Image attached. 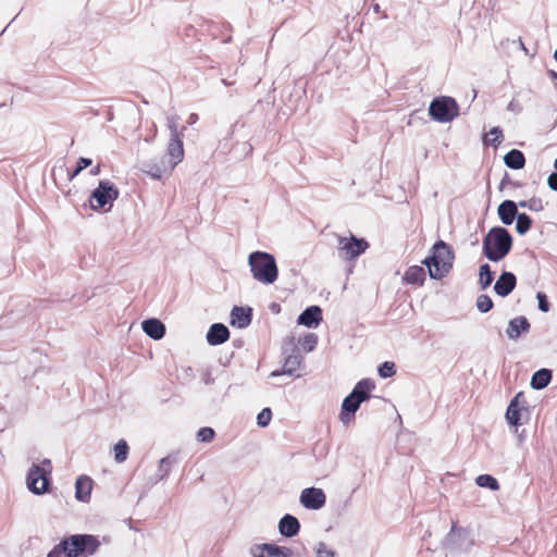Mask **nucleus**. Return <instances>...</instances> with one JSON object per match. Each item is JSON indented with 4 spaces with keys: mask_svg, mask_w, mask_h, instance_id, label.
<instances>
[{
    "mask_svg": "<svg viewBox=\"0 0 557 557\" xmlns=\"http://www.w3.org/2000/svg\"><path fill=\"white\" fill-rule=\"evenodd\" d=\"M513 238L504 226H494L482 240V253L492 262L503 260L511 250Z\"/></svg>",
    "mask_w": 557,
    "mask_h": 557,
    "instance_id": "1",
    "label": "nucleus"
},
{
    "mask_svg": "<svg viewBox=\"0 0 557 557\" xmlns=\"http://www.w3.org/2000/svg\"><path fill=\"white\" fill-rule=\"evenodd\" d=\"M454 259L453 248L444 240H437L431 249V255L422 261V264L428 268L432 280H442L453 269Z\"/></svg>",
    "mask_w": 557,
    "mask_h": 557,
    "instance_id": "2",
    "label": "nucleus"
},
{
    "mask_svg": "<svg viewBox=\"0 0 557 557\" xmlns=\"http://www.w3.org/2000/svg\"><path fill=\"white\" fill-rule=\"evenodd\" d=\"M252 277L265 285L273 284L278 276L275 257L265 251H253L248 256Z\"/></svg>",
    "mask_w": 557,
    "mask_h": 557,
    "instance_id": "3",
    "label": "nucleus"
},
{
    "mask_svg": "<svg viewBox=\"0 0 557 557\" xmlns=\"http://www.w3.org/2000/svg\"><path fill=\"white\" fill-rule=\"evenodd\" d=\"M51 461L44 459L40 465L33 463L26 476L27 488L35 495L49 492L51 484Z\"/></svg>",
    "mask_w": 557,
    "mask_h": 557,
    "instance_id": "4",
    "label": "nucleus"
},
{
    "mask_svg": "<svg viewBox=\"0 0 557 557\" xmlns=\"http://www.w3.org/2000/svg\"><path fill=\"white\" fill-rule=\"evenodd\" d=\"M62 542H65L67 557L92 556L101 545L98 536L92 534H73L63 537Z\"/></svg>",
    "mask_w": 557,
    "mask_h": 557,
    "instance_id": "5",
    "label": "nucleus"
},
{
    "mask_svg": "<svg viewBox=\"0 0 557 557\" xmlns=\"http://www.w3.org/2000/svg\"><path fill=\"white\" fill-rule=\"evenodd\" d=\"M120 191L110 181H100L89 196V203L92 210H103L108 212L113 206V201L119 198Z\"/></svg>",
    "mask_w": 557,
    "mask_h": 557,
    "instance_id": "6",
    "label": "nucleus"
},
{
    "mask_svg": "<svg viewBox=\"0 0 557 557\" xmlns=\"http://www.w3.org/2000/svg\"><path fill=\"white\" fill-rule=\"evenodd\" d=\"M283 354L286 355L284 366L281 370H274L271 372V377L281 376L287 374L289 376H300L296 374V371L300 368L304 357L300 354L298 346L295 344V338L288 337L282 347Z\"/></svg>",
    "mask_w": 557,
    "mask_h": 557,
    "instance_id": "7",
    "label": "nucleus"
},
{
    "mask_svg": "<svg viewBox=\"0 0 557 557\" xmlns=\"http://www.w3.org/2000/svg\"><path fill=\"white\" fill-rule=\"evenodd\" d=\"M430 116L440 123L451 122L459 114V106L453 97L434 98L429 107Z\"/></svg>",
    "mask_w": 557,
    "mask_h": 557,
    "instance_id": "8",
    "label": "nucleus"
},
{
    "mask_svg": "<svg viewBox=\"0 0 557 557\" xmlns=\"http://www.w3.org/2000/svg\"><path fill=\"white\" fill-rule=\"evenodd\" d=\"M369 248V243L362 237L350 235L349 237L338 236V256L346 261L356 260Z\"/></svg>",
    "mask_w": 557,
    "mask_h": 557,
    "instance_id": "9",
    "label": "nucleus"
},
{
    "mask_svg": "<svg viewBox=\"0 0 557 557\" xmlns=\"http://www.w3.org/2000/svg\"><path fill=\"white\" fill-rule=\"evenodd\" d=\"M474 544L471 536V531L465 528H458L456 522H453L449 533L445 537V547L450 552L469 550Z\"/></svg>",
    "mask_w": 557,
    "mask_h": 557,
    "instance_id": "10",
    "label": "nucleus"
},
{
    "mask_svg": "<svg viewBox=\"0 0 557 557\" xmlns=\"http://www.w3.org/2000/svg\"><path fill=\"white\" fill-rule=\"evenodd\" d=\"M253 557H292L293 550L286 546L274 543L253 544L250 547Z\"/></svg>",
    "mask_w": 557,
    "mask_h": 557,
    "instance_id": "11",
    "label": "nucleus"
},
{
    "mask_svg": "<svg viewBox=\"0 0 557 557\" xmlns=\"http://www.w3.org/2000/svg\"><path fill=\"white\" fill-rule=\"evenodd\" d=\"M299 502L307 509L319 510L325 505L326 495L321 488L307 487L302 490Z\"/></svg>",
    "mask_w": 557,
    "mask_h": 557,
    "instance_id": "12",
    "label": "nucleus"
},
{
    "mask_svg": "<svg viewBox=\"0 0 557 557\" xmlns=\"http://www.w3.org/2000/svg\"><path fill=\"white\" fill-rule=\"evenodd\" d=\"M528 409L527 400L523 392H519L516 396L510 400L507 410H506V419L509 425L518 426L521 424V410Z\"/></svg>",
    "mask_w": 557,
    "mask_h": 557,
    "instance_id": "13",
    "label": "nucleus"
},
{
    "mask_svg": "<svg viewBox=\"0 0 557 557\" xmlns=\"http://www.w3.org/2000/svg\"><path fill=\"white\" fill-rule=\"evenodd\" d=\"M322 309L319 306L312 305L307 307L298 315L297 323L309 329H314L322 322Z\"/></svg>",
    "mask_w": 557,
    "mask_h": 557,
    "instance_id": "14",
    "label": "nucleus"
},
{
    "mask_svg": "<svg viewBox=\"0 0 557 557\" xmlns=\"http://www.w3.org/2000/svg\"><path fill=\"white\" fill-rule=\"evenodd\" d=\"M517 285V277L512 272L503 271L495 282L494 290L500 297H507Z\"/></svg>",
    "mask_w": 557,
    "mask_h": 557,
    "instance_id": "15",
    "label": "nucleus"
},
{
    "mask_svg": "<svg viewBox=\"0 0 557 557\" xmlns=\"http://www.w3.org/2000/svg\"><path fill=\"white\" fill-rule=\"evenodd\" d=\"M230 317L231 325L238 329H246L252 321V309L250 307L234 306Z\"/></svg>",
    "mask_w": 557,
    "mask_h": 557,
    "instance_id": "16",
    "label": "nucleus"
},
{
    "mask_svg": "<svg viewBox=\"0 0 557 557\" xmlns=\"http://www.w3.org/2000/svg\"><path fill=\"white\" fill-rule=\"evenodd\" d=\"M531 329L529 320L524 315L516 317L508 322L506 334L509 339L517 341L522 334Z\"/></svg>",
    "mask_w": 557,
    "mask_h": 557,
    "instance_id": "17",
    "label": "nucleus"
},
{
    "mask_svg": "<svg viewBox=\"0 0 557 557\" xmlns=\"http://www.w3.org/2000/svg\"><path fill=\"white\" fill-rule=\"evenodd\" d=\"M521 212L518 211V203L513 200H504L497 208V214L504 225H511Z\"/></svg>",
    "mask_w": 557,
    "mask_h": 557,
    "instance_id": "18",
    "label": "nucleus"
},
{
    "mask_svg": "<svg viewBox=\"0 0 557 557\" xmlns=\"http://www.w3.org/2000/svg\"><path fill=\"white\" fill-rule=\"evenodd\" d=\"M207 342L211 346H218L230 338V330L223 323H213L207 332Z\"/></svg>",
    "mask_w": 557,
    "mask_h": 557,
    "instance_id": "19",
    "label": "nucleus"
},
{
    "mask_svg": "<svg viewBox=\"0 0 557 557\" xmlns=\"http://www.w3.org/2000/svg\"><path fill=\"white\" fill-rule=\"evenodd\" d=\"M300 531V522L299 520L290 515H284L278 521V532L284 537H294Z\"/></svg>",
    "mask_w": 557,
    "mask_h": 557,
    "instance_id": "20",
    "label": "nucleus"
},
{
    "mask_svg": "<svg viewBox=\"0 0 557 557\" xmlns=\"http://www.w3.org/2000/svg\"><path fill=\"white\" fill-rule=\"evenodd\" d=\"M141 327L145 334L154 341L163 338L166 331L164 323L156 318L143 321Z\"/></svg>",
    "mask_w": 557,
    "mask_h": 557,
    "instance_id": "21",
    "label": "nucleus"
},
{
    "mask_svg": "<svg viewBox=\"0 0 557 557\" xmlns=\"http://www.w3.org/2000/svg\"><path fill=\"white\" fill-rule=\"evenodd\" d=\"M375 388V382L372 379H362L354 386L349 393L354 398L361 404L371 398V392Z\"/></svg>",
    "mask_w": 557,
    "mask_h": 557,
    "instance_id": "22",
    "label": "nucleus"
},
{
    "mask_svg": "<svg viewBox=\"0 0 557 557\" xmlns=\"http://www.w3.org/2000/svg\"><path fill=\"white\" fill-rule=\"evenodd\" d=\"M361 403L354 398L350 394H348L343 403L339 413V419L344 424H347L355 418L357 410L359 409Z\"/></svg>",
    "mask_w": 557,
    "mask_h": 557,
    "instance_id": "23",
    "label": "nucleus"
},
{
    "mask_svg": "<svg viewBox=\"0 0 557 557\" xmlns=\"http://www.w3.org/2000/svg\"><path fill=\"white\" fill-rule=\"evenodd\" d=\"M183 138L170 137L169 139L166 151L170 157L171 169H174L184 158Z\"/></svg>",
    "mask_w": 557,
    "mask_h": 557,
    "instance_id": "24",
    "label": "nucleus"
},
{
    "mask_svg": "<svg viewBox=\"0 0 557 557\" xmlns=\"http://www.w3.org/2000/svg\"><path fill=\"white\" fill-rule=\"evenodd\" d=\"M92 488V480L87 475H79L75 482V498L79 502H88Z\"/></svg>",
    "mask_w": 557,
    "mask_h": 557,
    "instance_id": "25",
    "label": "nucleus"
},
{
    "mask_svg": "<svg viewBox=\"0 0 557 557\" xmlns=\"http://www.w3.org/2000/svg\"><path fill=\"white\" fill-rule=\"evenodd\" d=\"M553 379V371L550 369L542 368L532 374L530 386L535 391H541L547 387Z\"/></svg>",
    "mask_w": 557,
    "mask_h": 557,
    "instance_id": "26",
    "label": "nucleus"
},
{
    "mask_svg": "<svg viewBox=\"0 0 557 557\" xmlns=\"http://www.w3.org/2000/svg\"><path fill=\"white\" fill-rule=\"evenodd\" d=\"M504 163L511 170H521L525 165V157L519 149H511L504 156Z\"/></svg>",
    "mask_w": 557,
    "mask_h": 557,
    "instance_id": "27",
    "label": "nucleus"
},
{
    "mask_svg": "<svg viewBox=\"0 0 557 557\" xmlns=\"http://www.w3.org/2000/svg\"><path fill=\"white\" fill-rule=\"evenodd\" d=\"M407 284L422 286L425 281V270L421 265H412L407 269L404 275Z\"/></svg>",
    "mask_w": 557,
    "mask_h": 557,
    "instance_id": "28",
    "label": "nucleus"
},
{
    "mask_svg": "<svg viewBox=\"0 0 557 557\" xmlns=\"http://www.w3.org/2000/svg\"><path fill=\"white\" fill-rule=\"evenodd\" d=\"M175 462H176V457L172 456V455L161 458L159 461L157 472H156V481L158 482V481L165 480L169 476V474L172 470V467Z\"/></svg>",
    "mask_w": 557,
    "mask_h": 557,
    "instance_id": "29",
    "label": "nucleus"
},
{
    "mask_svg": "<svg viewBox=\"0 0 557 557\" xmlns=\"http://www.w3.org/2000/svg\"><path fill=\"white\" fill-rule=\"evenodd\" d=\"M494 281V272L488 263H483L479 268V286L482 290L487 289Z\"/></svg>",
    "mask_w": 557,
    "mask_h": 557,
    "instance_id": "30",
    "label": "nucleus"
},
{
    "mask_svg": "<svg viewBox=\"0 0 557 557\" xmlns=\"http://www.w3.org/2000/svg\"><path fill=\"white\" fill-rule=\"evenodd\" d=\"M180 116L177 114H172L166 116V126L170 131V137H184L186 126L178 125Z\"/></svg>",
    "mask_w": 557,
    "mask_h": 557,
    "instance_id": "31",
    "label": "nucleus"
},
{
    "mask_svg": "<svg viewBox=\"0 0 557 557\" xmlns=\"http://www.w3.org/2000/svg\"><path fill=\"white\" fill-rule=\"evenodd\" d=\"M475 483L480 487H485L491 491H498L499 490V483L496 478H494L491 474H480L475 479Z\"/></svg>",
    "mask_w": 557,
    "mask_h": 557,
    "instance_id": "32",
    "label": "nucleus"
},
{
    "mask_svg": "<svg viewBox=\"0 0 557 557\" xmlns=\"http://www.w3.org/2000/svg\"><path fill=\"white\" fill-rule=\"evenodd\" d=\"M516 220V231L519 235H524L531 230L533 221L527 213L521 212Z\"/></svg>",
    "mask_w": 557,
    "mask_h": 557,
    "instance_id": "33",
    "label": "nucleus"
},
{
    "mask_svg": "<svg viewBox=\"0 0 557 557\" xmlns=\"http://www.w3.org/2000/svg\"><path fill=\"white\" fill-rule=\"evenodd\" d=\"M128 450H129V447H128V444L126 443V441L120 440L114 445V459H115V461L119 462V463L124 462L127 459Z\"/></svg>",
    "mask_w": 557,
    "mask_h": 557,
    "instance_id": "34",
    "label": "nucleus"
},
{
    "mask_svg": "<svg viewBox=\"0 0 557 557\" xmlns=\"http://www.w3.org/2000/svg\"><path fill=\"white\" fill-rule=\"evenodd\" d=\"M318 335L315 333H308L299 339V344L302 349L307 352L313 351L318 345Z\"/></svg>",
    "mask_w": 557,
    "mask_h": 557,
    "instance_id": "35",
    "label": "nucleus"
},
{
    "mask_svg": "<svg viewBox=\"0 0 557 557\" xmlns=\"http://www.w3.org/2000/svg\"><path fill=\"white\" fill-rule=\"evenodd\" d=\"M488 135L492 136V138H486L484 143L485 145H491L494 148H497L504 139L503 129L499 126L492 127Z\"/></svg>",
    "mask_w": 557,
    "mask_h": 557,
    "instance_id": "36",
    "label": "nucleus"
},
{
    "mask_svg": "<svg viewBox=\"0 0 557 557\" xmlns=\"http://www.w3.org/2000/svg\"><path fill=\"white\" fill-rule=\"evenodd\" d=\"M493 307H494L493 300L488 295L482 294V295L478 296L476 308L480 312L486 313V312L491 311L493 309Z\"/></svg>",
    "mask_w": 557,
    "mask_h": 557,
    "instance_id": "37",
    "label": "nucleus"
},
{
    "mask_svg": "<svg viewBox=\"0 0 557 557\" xmlns=\"http://www.w3.org/2000/svg\"><path fill=\"white\" fill-rule=\"evenodd\" d=\"M379 375L382 379H388L396 374V366L392 361H384L377 368Z\"/></svg>",
    "mask_w": 557,
    "mask_h": 557,
    "instance_id": "38",
    "label": "nucleus"
},
{
    "mask_svg": "<svg viewBox=\"0 0 557 557\" xmlns=\"http://www.w3.org/2000/svg\"><path fill=\"white\" fill-rule=\"evenodd\" d=\"M145 166V172L156 180H161L166 170L164 165H159L156 163H147Z\"/></svg>",
    "mask_w": 557,
    "mask_h": 557,
    "instance_id": "39",
    "label": "nucleus"
},
{
    "mask_svg": "<svg viewBox=\"0 0 557 557\" xmlns=\"http://www.w3.org/2000/svg\"><path fill=\"white\" fill-rule=\"evenodd\" d=\"M518 207L528 208L531 211H542L543 203L540 198L533 197L529 200H521L518 202Z\"/></svg>",
    "mask_w": 557,
    "mask_h": 557,
    "instance_id": "40",
    "label": "nucleus"
},
{
    "mask_svg": "<svg viewBox=\"0 0 557 557\" xmlns=\"http://www.w3.org/2000/svg\"><path fill=\"white\" fill-rule=\"evenodd\" d=\"M215 436V431L210 426L200 428L197 432V440L202 443H210Z\"/></svg>",
    "mask_w": 557,
    "mask_h": 557,
    "instance_id": "41",
    "label": "nucleus"
},
{
    "mask_svg": "<svg viewBox=\"0 0 557 557\" xmlns=\"http://www.w3.org/2000/svg\"><path fill=\"white\" fill-rule=\"evenodd\" d=\"M272 419V410L269 407L263 408L257 416V424L265 428L270 424Z\"/></svg>",
    "mask_w": 557,
    "mask_h": 557,
    "instance_id": "42",
    "label": "nucleus"
},
{
    "mask_svg": "<svg viewBox=\"0 0 557 557\" xmlns=\"http://www.w3.org/2000/svg\"><path fill=\"white\" fill-rule=\"evenodd\" d=\"M317 557H336V552L325 543L319 542L314 548Z\"/></svg>",
    "mask_w": 557,
    "mask_h": 557,
    "instance_id": "43",
    "label": "nucleus"
},
{
    "mask_svg": "<svg viewBox=\"0 0 557 557\" xmlns=\"http://www.w3.org/2000/svg\"><path fill=\"white\" fill-rule=\"evenodd\" d=\"M67 557V550L65 548V542L62 540L57 544L48 554L47 557Z\"/></svg>",
    "mask_w": 557,
    "mask_h": 557,
    "instance_id": "44",
    "label": "nucleus"
},
{
    "mask_svg": "<svg viewBox=\"0 0 557 557\" xmlns=\"http://www.w3.org/2000/svg\"><path fill=\"white\" fill-rule=\"evenodd\" d=\"M536 299H537L539 310H541L542 312H548L550 309V304L548 301L547 296L544 293L539 292L536 294Z\"/></svg>",
    "mask_w": 557,
    "mask_h": 557,
    "instance_id": "45",
    "label": "nucleus"
},
{
    "mask_svg": "<svg viewBox=\"0 0 557 557\" xmlns=\"http://www.w3.org/2000/svg\"><path fill=\"white\" fill-rule=\"evenodd\" d=\"M92 164V160L90 158L81 157L77 160L76 166L78 171H83Z\"/></svg>",
    "mask_w": 557,
    "mask_h": 557,
    "instance_id": "46",
    "label": "nucleus"
},
{
    "mask_svg": "<svg viewBox=\"0 0 557 557\" xmlns=\"http://www.w3.org/2000/svg\"><path fill=\"white\" fill-rule=\"evenodd\" d=\"M547 185L550 189L557 191V171L549 174Z\"/></svg>",
    "mask_w": 557,
    "mask_h": 557,
    "instance_id": "47",
    "label": "nucleus"
},
{
    "mask_svg": "<svg viewBox=\"0 0 557 557\" xmlns=\"http://www.w3.org/2000/svg\"><path fill=\"white\" fill-rule=\"evenodd\" d=\"M507 110L511 111V112L520 113L522 111V107H521V104L516 99H512L508 103Z\"/></svg>",
    "mask_w": 557,
    "mask_h": 557,
    "instance_id": "48",
    "label": "nucleus"
},
{
    "mask_svg": "<svg viewBox=\"0 0 557 557\" xmlns=\"http://www.w3.org/2000/svg\"><path fill=\"white\" fill-rule=\"evenodd\" d=\"M512 181L508 173H505L504 177L500 181L499 189L503 190L507 185H511Z\"/></svg>",
    "mask_w": 557,
    "mask_h": 557,
    "instance_id": "49",
    "label": "nucleus"
},
{
    "mask_svg": "<svg viewBox=\"0 0 557 557\" xmlns=\"http://www.w3.org/2000/svg\"><path fill=\"white\" fill-rule=\"evenodd\" d=\"M198 119H199V117H198V114H197V113H190V114L188 115V117H187L186 123H187L188 125H194L195 123H197Z\"/></svg>",
    "mask_w": 557,
    "mask_h": 557,
    "instance_id": "50",
    "label": "nucleus"
},
{
    "mask_svg": "<svg viewBox=\"0 0 557 557\" xmlns=\"http://www.w3.org/2000/svg\"><path fill=\"white\" fill-rule=\"evenodd\" d=\"M203 382L205 384L207 385H210V384H213L214 383V379L211 376V373L210 372H206L205 375H203Z\"/></svg>",
    "mask_w": 557,
    "mask_h": 557,
    "instance_id": "51",
    "label": "nucleus"
},
{
    "mask_svg": "<svg viewBox=\"0 0 557 557\" xmlns=\"http://www.w3.org/2000/svg\"><path fill=\"white\" fill-rule=\"evenodd\" d=\"M100 172H101V168H100V164H98L90 170V175L97 176L100 174Z\"/></svg>",
    "mask_w": 557,
    "mask_h": 557,
    "instance_id": "52",
    "label": "nucleus"
},
{
    "mask_svg": "<svg viewBox=\"0 0 557 557\" xmlns=\"http://www.w3.org/2000/svg\"><path fill=\"white\" fill-rule=\"evenodd\" d=\"M82 171H78V168L76 166L72 172H69V180L72 181L74 177H76Z\"/></svg>",
    "mask_w": 557,
    "mask_h": 557,
    "instance_id": "53",
    "label": "nucleus"
},
{
    "mask_svg": "<svg viewBox=\"0 0 557 557\" xmlns=\"http://www.w3.org/2000/svg\"><path fill=\"white\" fill-rule=\"evenodd\" d=\"M82 171H78V168L76 166L72 172H69V180L72 181L74 177H76Z\"/></svg>",
    "mask_w": 557,
    "mask_h": 557,
    "instance_id": "54",
    "label": "nucleus"
},
{
    "mask_svg": "<svg viewBox=\"0 0 557 557\" xmlns=\"http://www.w3.org/2000/svg\"><path fill=\"white\" fill-rule=\"evenodd\" d=\"M548 75L553 81H557V72L554 70H548Z\"/></svg>",
    "mask_w": 557,
    "mask_h": 557,
    "instance_id": "55",
    "label": "nucleus"
},
{
    "mask_svg": "<svg viewBox=\"0 0 557 557\" xmlns=\"http://www.w3.org/2000/svg\"><path fill=\"white\" fill-rule=\"evenodd\" d=\"M271 309H272V311H274V312H280V309H281V308H280V305H277V304H272V305H271Z\"/></svg>",
    "mask_w": 557,
    "mask_h": 557,
    "instance_id": "56",
    "label": "nucleus"
},
{
    "mask_svg": "<svg viewBox=\"0 0 557 557\" xmlns=\"http://www.w3.org/2000/svg\"><path fill=\"white\" fill-rule=\"evenodd\" d=\"M373 11H374L375 13H379V12H380V5H379V4H374V5H373Z\"/></svg>",
    "mask_w": 557,
    "mask_h": 557,
    "instance_id": "57",
    "label": "nucleus"
},
{
    "mask_svg": "<svg viewBox=\"0 0 557 557\" xmlns=\"http://www.w3.org/2000/svg\"><path fill=\"white\" fill-rule=\"evenodd\" d=\"M511 185H512L513 187H521V186H522V184H521V183H519V182H513V181H512Z\"/></svg>",
    "mask_w": 557,
    "mask_h": 557,
    "instance_id": "58",
    "label": "nucleus"
},
{
    "mask_svg": "<svg viewBox=\"0 0 557 557\" xmlns=\"http://www.w3.org/2000/svg\"><path fill=\"white\" fill-rule=\"evenodd\" d=\"M519 42H520V48L524 51H527V48L524 46V44L522 42L521 38L519 39Z\"/></svg>",
    "mask_w": 557,
    "mask_h": 557,
    "instance_id": "59",
    "label": "nucleus"
},
{
    "mask_svg": "<svg viewBox=\"0 0 557 557\" xmlns=\"http://www.w3.org/2000/svg\"><path fill=\"white\" fill-rule=\"evenodd\" d=\"M222 83H223L224 85H226V86H228V85H230L228 81H226V79H222Z\"/></svg>",
    "mask_w": 557,
    "mask_h": 557,
    "instance_id": "60",
    "label": "nucleus"
},
{
    "mask_svg": "<svg viewBox=\"0 0 557 557\" xmlns=\"http://www.w3.org/2000/svg\"><path fill=\"white\" fill-rule=\"evenodd\" d=\"M554 59H555V60H556V62H557V49H556V50H555V52H554Z\"/></svg>",
    "mask_w": 557,
    "mask_h": 557,
    "instance_id": "61",
    "label": "nucleus"
},
{
    "mask_svg": "<svg viewBox=\"0 0 557 557\" xmlns=\"http://www.w3.org/2000/svg\"><path fill=\"white\" fill-rule=\"evenodd\" d=\"M554 166L557 170V158L555 159Z\"/></svg>",
    "mask_w": 557,
    "mask_h": 557,
    "instance_id": "62",
    "label": "nucleus"
}]
</instances>
